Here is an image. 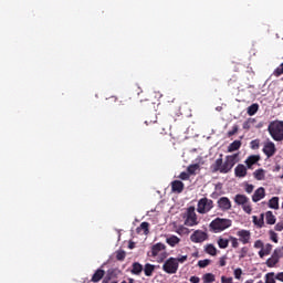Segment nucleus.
<instances>
[{
    "instance_id": "nucleus-1",
    "label": "nucleus",
    "mask_w": 283,
    "mask_h": 283,
    "mask_svg": "<svg viewBox=\"0 0 283 283\" xmlns=\"http://www.w3.org/2000/svg\"><path fill=\"white\" fill-rule=\"evenodd\" d=\"M238 154L228 155L224 159H222V155L211 165V169L213 174H230V171L235 167L238 163Z\"/></svg>"
},
{
    "instance_id": "nucleus-2",
    "label": "nucleus",
    "mask_w": 283,
    "mask_h": 283,
    "mask_svg": "<svg viewBox=\"0 0 283 283\" xmlns=\"http://www.w3.org/2000/svg\"><path fill=\"white\" fill-rule=\"evenodd\" d=\"M232 224L233 221H231V219L218 217L210 222L209 231H211V233H222V231H227Z\"/></svg>"
},
{
    "instance_id": "nucleus-3",
    "label": "nucleus",
    "mask_w": 283,
    "mask_h": 283,
    "mask_svg": "<svg viewBox=\"0 0 283 283\" xmlns=\"http://www.w3.org/2000/svg\"><path fill=\"white\" fill-rule=\"evenodd\" d=\"M268 132L273 140L282 142L283 140V122L275 120L271 122Z\"/></svg>"
},
{
    "instance_id": "nucleus-4",
    "label": "nucleus",
    "mask_w": 283,
    "mask_h": 283,
    "mask_svg": "<svg viewBox=\"0 0 283 283\" xmlns=\"http://www.w3.org/2000/svg\"><path fill=\"white\" fill-rule=\"evenodd\" d=\"M211 209H213V200L203 197L198 201V205H197L198 213H201V214L209 213Z\"/></svg>"
},
{
    "instance_id": "nucleus-5",
    "label": "nucleus",
    "mask_w": 283,
    "mask_h": 283,
    "mask_svg": "<svg viewBox=\"0 0 283 283\" xmlns=\"http://www.w3.org/2000/svg\"><path fill=\"white\" fill-rule=\"evenodd\" d=\"M178 266L179 264L176 258H169L163 264V271H165V273H168L169 275H174L175 273H178Z\"/></svg>"
},
{
    "instance_id": "nucleus-6",
    "label": "nucleus",
    "mask_w": 283,
    "mask_h": 283,
    "mask_svg": "<svg viewBox=\"0 0 283 283\" xmlns=\"http://www.w3.org/2000/svg\"><path fill=\"white\" fill-rule=\"evenodd\" d=\"M185 224L186 227H196V224H198V214H196V208H188Z\"/></svg>"
},
{
    "instance_id": "nucleus-7",
    "label": "nucleus",
    "mask_w": 283,
    "mask_h": 283,
    "mask_svg": "<svg viewBox=\"0 0 283 283\" xmlns=\"http://www.w3.org/2000/svg\"><path fill=\"white\" fill-rule=\"evenodd\" d=\"M190 240L195 244H201V242H206V240H209V234L202 230H196L191 235Z\"/></svg>"
},
{
    "instance_id": "nucleus-8",
    "label": "nucleus",
    "mask_w": 283,
    "mask_h": 283,
    "mask_svg": "<svg viewBox=\"0 0 283 283\" xmlns=\"http://www.w3.org/2000/svg\"><path fill=\"white\" fill-rule=\"evenodd\" d=\"M166 249L167 245H165L164 243H156L151 247L150 254L148 252V255H150V258H157V255H160V253H163V251H166Z\"/></svg>"
},
{
    "instance_id": "nucleus-9",
    "label": "nucleus",
    "mask_w": 283,
    "mask_h": 283,
    "mask_svg": "<svg viewBox=\"0 0 283 283\" xmlns=\"http://www.w3.org/2000/svg\"><path fill=\"white\" fill-rule=\"evenodd\" d=\"M237 235L239 238V242H242V244H249L251 242V231L249 230H239Z\"/></svg>"
},
{
    "instance_id": "nucleus-10",
    "label": "nucleus",
    "mask_w": 283,
    "mask_h": 283,
    "mask_svg": "<svg viewBox=\"0 0 283 283\" xmlns=\"http://www.w3.org/2000/svg\"><path fill=\"white\" fill-rule=\"evenodd\" d=\"M275 144L273 142H269L264 145L263 147V154H265V156H268V158H271L273 156H275Z\"/></svg>"
},
{
    "instance_id": "nucleus-11",
    "label": "nucleus",
    "mask_w": 283,
    "mask_h": 283,
    "mask_svg": "<svg viewBox=\"0 0 283 283\" xmlns=\"http://www.w3.org/2000/svg\"><path fill=\"white\" fill-rule=\"evenodd\" d=\"M218 207L221 209V211H229V209H231V200H229L227 197H221L218 200Z\"/></svg>"
},
{
    "instance_id": "nucleus-12",
    "label": "nucleus",
    "mask_w": 283,
    "mask_h": 283,
    "mask_svg": "<svg viewBox=\"0 0 283 283\" xmlns=\"http://www.w3.org/2000/svg\"><path fill=\"white\" fill-rule=\"evenodd\" d=\"M247 166H244L243 164H239L237 165V167L234 168V176L235 178H245L248 170H247Z\"/></svg>"
},
{
    "instance_id": "nucleus-13",
    "label": "nucleus",
    "mask_w": 283,
    "mask_h": 283,
    "mask_svg": "<svg viewBox=\"0 0 283 283\" xmlns=\"http://www.w3.org/2000/svg\"><path fill=\"white\" fill-rule=\"evenodd\" d=\"M170 185L172 193H182L185 191V184L180 180H174Z\"/></svg>"
},
{
    "instance_id": "nucleus-14",
    "label": "nucleus",
    "mask_w": 283,
    "mask_h": 283,
    "mask_svg": "<svg viewBox=\"0 0 283 283\" xmlns=\"http://www.w3.org/2000/svg\"><path fill=\"white\" fill-rule=\"evenodd\" d=\"M265 196H266V190L264 189V187H260V188H258V189L254 191V193H253V196H252V200H253L254 202H260V200L264 199Z\"/></svg>"
},
{
    "instance_id": "nucleus-15",
    "label": "nucleus",
    "mask_w": 283,
    "mask_h": 283,
    "mask_svg": "<svg viewBox=\"0 0 283 283\" xmlns=\"http://www.w3.org/2000/svg\"><path fill=\"white\" fill-rule=\"evenodd\" d=\"M260 163V155H251L245 159V165L248 169H253V165Z\"/></svg>"
},
{
    "instance_id": "nucleus-16",
    "label": "nucleus",
    "mask_w": 283,
    "mask_h": 283,
    "mask_svg": "<svg viewBox=\"0 0 283 283\" xmlns=\"http://www.w3.org/2000/svg\"><path fill=\"white\" fill-rule=\"evenodd\" d=\"M271 251H273V244L268 243L259 251V256L264 258L265 255H271Z\"/></svg>"
},
{
    "instance_id": "nucleus-17",
    "label": "nucleus",
    "mask_w": 283,
    "mask_h": 283,
    "mask_svg": "<svg viewBox=\"0 0 283 283\" xmlns=\"http://www.w3.org/2000/svg\"><path fill=\"white\" fill-rule=\"evenodd\" d=\"M143 270H144L143 264H140L139 262H134L132 264L130 273L133 275H140L143 273Z\"/></svg>"
},
{
    "instance_id": "nucleus-18",
    "label": "nucleus",
    "mask_w": 283,
    "mask_h": 283,
    "mask_svg": "<svg viewBox=\"0 0 283 283\" xmlns=\"http://www.w3.org/2000/svg\"><path fill=\"white\" fill-rule=\"evenodd\" d=\"M143 271L146 277H151V275H154V272L156 271V265L151 263H146Z\"/></svg>"
},
{
    "instance_id": "nucleus-19",
    "label": "nucleus",
    "mask_w": 283,
    "mask_h": 283,
    "mask_svg": "<svg viewBox=\"0 0 283 283\" xmlns=\"http://www.w3.org/2000/svg\"><path fill=\"white\" fill-rule=\"evenodd\" d=\"M105 277V270H96L95 273L93 274L91 282H101Z\"/></svg>"
},
{
    "instance_id": "nucleus-20",
    "label": "nucleus",
    "mask_w": 283,
    "mask_h": 283,
    "mask_svg": "<svg viewBox=\"0 0 283 283\" xmlns=\"http://www.w3.org/2000/svg\"><path fill=\"white\" fill-rule=\"evenodd\" d=\"M252 222L258 227V229H262L264 227V213H261L260 218L258 216L252 217Z\"/></svg>"
},
{
    "instance_id": "nucleus-21",
    "label": "nucleus",
    "mask_w": 283,
    "mask_h": 283,
    "mask_svg": "<svg viewBox=\"0 0 283 283\" xmlns=\"http://www.w3.org/2000/svg\"><path fill=\"white\" fill-rule=\"evenodd\" d=\"M234 202L235 205H240L242 207L247 205V202H249V197H247L245 195H235Z\"/></svg>"
},
{
    "instance_id": "nucleus-22",
    "label": "nucleus",
    "mask_w": 283,
    "mask_h": 283,
    "mask_svg": "<svg viewBox=\"0 0 283 283\" xmlns=\"http://www.w3.org/2000/svg\"><path fill=\"white\" fill-rule=\"evenodd\" d=\"M268 207L270 209H280V197H273L269 200Z\"/></svg>"
},
{
    "instance_id": "nucleus-23",
    "label": "nucleus",
    "mask_w": 283,
    "mask_h": 283,
    "mask_svg": "<svg viewBox=\"0 0 283 283\" xmlns=\"http://www.w3.org/2000/svg\"><path fill=\"white\" fill-rule=\"evenodd\" d=\"M265 264L269 269H275V266H277V264H280V260H277L276 258H274V255L272 254L271 258H269L265 261Z\"/></svg>"
},
{
    "instance_id": "nucleus-24",
    "label": "nucleus",
    "mask_w": 283,
    "mask_h": 283,
    "mask_svg": "<svg viewBox=\"0 0 283 283\" xmlns=\"http://www.w3.org/2000/svg\"><path fill=\"white\" fill-rule=\"evenodd\" d=\"M259 109H260V105L258 103H254L248 107L247 114L248 116H255Z\"/></svg>"
},
{
    "instance_id": "nucleus-25",
    "label": "nucleus",
    "mask_w": 283,
    "mask_h": 283,
    "mask_svg": "<svg viewBox=\"0 0 283 283\" xmlns=\"http://www.w3.org/2000/svg\"><path fill=\"white\" fill-rule=\"evenodd\" d=\"M240 147H242V142L240 140H234L232 142L229 147H228V151L231 154L233 151H238V149H240Z\"/></svg>"
},
{
    "instance_id": "nucleus-26",
    "label": "nucleus",
    "mask_w": 283,
    "mask_h": 283,
    "mask_svg": "<svg viewBox=\"0 0 283 283\" xmlns=\"http://www.w3.org/2000/svg\"><path fill=\"white\" fill-rule=\"evenodd\" d=\"M276 220L277 219L273 214V211H266L265 212V222H266V224H275Z\"/></svg>"
},
{
    "instance_id": "nucleus-27",
    "label": "nucleus",
    "mask_w": 283,
    "mask_h": 283,
    "mask_svg": "<svg viewBox=\"0 0 283 283\" xmlns=\"http://www.w3.org/2000/svg\"><path fill=\"white\" fill-rule=\"evenodd\" d=\"M140 231H144L145 235L149 234V222L144 221L140 223V226L137 228V233H140Z\"/></svg>"
},
{
    "instance_id": "nucleus-28",
    "label": "nucleus",
    "mask_w": 283,
    "mask_h": 283,
    "mask_svg": "<svg viewBox=\"0 0 283 283\" xmlns=\"http://www.w3.org/2000/svg\"><path fill=\"white\" fill-rule=\"evenodd\" d=\"M206 253H208V255H218V249L216 248V245L213 244H207L206 249H205Z\"/></svg>"
},
{
    "instance_id": "nucleus-29",
    "label": "nucleus",
    "mask_w": 283,
    "mask_h": 283,
    "mask_svg": "<svg viewBox=\"0 0 283 283\" xmlns=\"http://www.w3.org/2000/svg\"><path fill=\"white\" fill-rule=\"evenodd\" d=\"M166 242L167 244H169V247H176V244H180V238L176 235H170L166 239Z\"/></svg>"
},
{
    "instance_id": "nucleus-30",
    "label": "nucleus",
    "mask_w": 283,
    "mask_h": 283,
    "mask_svg": "<svg viewBox=\"0 0 283 283\" xmlns=\"http://www.w3.org/2000/svg\"><path fill=\"white\" fill-rule=\"evenodd\" d=\"M203 283H213L216 282V275L213 273H206L202 275Z\"/></svg>"
},
{
    "instance_id": "nucleus-31",
    "label": "nucleus",
    "mask_w": 283,
    "mask_h": 283,
    "mask_svg": "<svg viewBox=\"0 0 283 283\" xmlns=\"http://www.w3.org/2000/svg\"><path fill=\"white\" fill-rule=\"evenodd\" d=\"M253 176H254L255 180H264V178H265V171H264V169H262V168L256 169V170L253 172Z\"/></svg>"
},
{
    "instance_id": "nucleus-32",
    "label": "nucleus",
    "mask_w": 283,
    "mask_h": 283,
    "mask_svg": "<svg viewBox=\"0 0 283 283\" xmlns=\"http://www.w3.org/2000/svg\"><path fill=\"white\" fill-rule=\"evenodd\" d=\"M198 169H200V165L193 164V165L188 166L187 171L190 176H193L196 174V171H198Z\"/></svg>"
},
{
    "instance_id": "nucleus-33",
    "label": "nucleus",
    "mask_w": 283,
    "mask_h": 283,
    "mask_svg": "<svg viewBox=\"0 0 283 283\" xmlns=\"http://www.w3.org/2000/svg\"><path fill=\"white\" fill-rule=\"evenodd\" d=\"M272 255H273L274 258H276V259L279 260V262H280V260H282V258H283V247L276 248V249L273 251Z\"/></svg>"
},
{
    "instance_id": "nucleus-34",
    "label": "nucleus",
    "mask_w": 283,
    "mask_h": 283,
    "mask_svg": "<svg viewBox=\"0 0 283 283\" xmlns=\"http://www.w3.org/2000/svg\"><path fill=\"white\" fill-rule=\"evenodd\" d=\"M218 247H219V249H227V247H229V239L220 238L218 240Z\"/></svg>"
},
{
    "instance_id": "nucleus-35",
    "label": "nucleus",
    "mask_w": 283,
    "mask_h": 283,
    "mask_svg": "<svg viewBox=\"0 0 283 283\" xmlns=\"http://www.w3.org/2000/svg\"><path fill=\"white\" fill-rule=\"evenodd\" d=\"M275 272L265 274V283H275Z\"/></svg>"
},
{
    "instance_id": "nucleus-36",
    "label": "nucleus",
    "mask_w": 283,
    "mask_h": 283,
    "mask_svg": "<svg viewBox=\"0 0 283 283\" xmlns=\"http://www.w3.org/2000/svg\"><path fill=\"white\" fill-rule=\"evenodd\" d=\"M209 264H211V260H209V259L198 261V266L200 269H207V266H209Z\"/></svg>"
},
{
    "instance_id": "nucleus-37",
    "label": "nucleus",
    "mask_w": 283,
    "mask_h": 283,
    "mask_svg": "<svg viewBox=\"0 0 283 283\" xmlns=\"http://www.w3.org/2000/svg\"><path fill=\"white\" fill-rule=\"evenodd\" d=\"M255 118H249L243 123V129H251V125H254Z\"/></svg>"
},
{
    "instance_id": "nucleus-38",
    "label": "nucleus",
    "mask_w": 283,
    "mask_h": 283,
    "mask_svg": "<svg viewBox=\"0 0 283 283\" xmlns=\"http://www.w3.org/2000/svg\"><path fill=\"white\" fill-rule=\"evenodd\" d=\"M229 240H230V242L232 244V249H238V247H240V242L238 241V238L230 237Z\"/></svg>"
},
{
    "instance_id": "nucleus-39",
    "label": "nucleus",
    "mask_w": 283,
    "mask_h": 283,
    "mask_svg": "<svg viewBox=\"0 0 283 283\" xmlns=\"http://www.w3.org/2000/svg\"><path fill=\"white\" fill-rule=\"evenodd\" d=\"M248 253H249V248L243 247V248L240 250V252H239V258H240V260L247 258V254H248Z\"/></svg>"
},
{
    "instance_id": "nucleus-40",
    "label": "nucleus",
    "mask_w": 283,
    "mask_h": 283,
    "mask_svg": "<svg viewBox=\"0 0 283 283\" xmlns=\"http://www.w3.org/2000/svg\"><path fill=\"white\" fill-rule=\"evenodd\" d=\"M269 235H270V240H272V242H274L275 244H277L279 240H277V234L275 233V231L270 230V231H269Z\"/></svg>"
},
{
    "instance_id": "nucleus-41",
    "label": "nucleus",
    "mask_w": 283,
    "mask_h": 283,
    "mask_svg": "<svg viewBox=\"0 0 283 283\" xmlns=\"http://www.w3.org/2000/svg\"><path fill=\"white\" fill-rule=\"evenodd\" d=\"M126 255L127 254L125 253V251H117L116 260H118L119 262H123V260H125Z\"/></svg>"
},
{
    "instance_id": "nucleus-42",
    "label": "nucleus",
    "mask_w": 283,
    "mask_h": 283,
    "mask_svg": "<svg viewBox=\"0 0 283 283\" xmlns=\"http://www.w3.org/2000/svg\"><path fill=\"white\" fill-rule=\"evenodd\" d=\"M242 209L245 213L251 214V211H253V208H251V205L249 203V201L242 206Z\"/></svg>"
},
{
    "instance_id": "nucleus-43",
    "label": "nucleus",
    "mask_w": 283,
    "mask_h": 283,
    "mask_svg": "<svg viewBox=\"0 0 283 283\" xmlns=\"http://www.w3.org/2000/svg\"><path fill=\"white\" fill-rule=\"evenodd\" d=\"M238 129H239L238 125H234L232 129L228 132L229 138H231V136H235V134H238Z\"/></svg>"
},
{
    "instance_id": "nucleus-44",
    "label": "nucleus",
    "mask_w": 283,
    "mask_h": 283,
    "mask_svg": "<svg viewBox=\"0 0 283 283\" xmlns=\"http://www.w3.org/2000/svg\"><path fill=\"white\" fill-rule=\"evenodd\" d=\"M251 149H260V140L254 139L250 143Z\"/></svg>"
},
{
    "instance_id": "nucleus-45",
    "label": "nucleus",
    "mask_w": 283,
    "mask_h": 283,
    "mask_svg": "<svg viewBox=\"0 0 283 283\" xmlns=\"http://www.w3.org/2000/svg\"><path fill=\"white\" fill-rule=\"evenodd\" d=\"M176 261H177V264H185V262H187L188 260V256L187 255H182V256H178V258H175Z\"/></svg>"
},
{
    "instance_id": "nucleus-46",
    "label": "nucleus",
    "mask_w": 283,
    "mask_h": 283,
    "mask_svg": "<svg viewBox=\"0 0 283 283\" xmlns=\"http://www.w3.org/2000/svg\"><path fill=\"white\" fill-rule=\"evenodd\" d=\"M263 248H264V242H262V240H256L254 242V249H261L262 251Z\"/></svg>"
},
{
    "instance_id": "nucleus-47",
    "label": "nucleus",
    "mask_w": 283,
    "mask_h": 283,
    "mask_svg": "<svg viewBox=\"0 0 283 283\" xmlns=\"http://www.w3.org/2000/svg\"><path fill=\"white\" fill-rule=\"evenodd\" d=\"M190 176L191 175H189V172L182 171V172H180L179 178H180V180H189Z\"/></svg>"
},
{
    "instance_id": "nucleus-48",
    "label": "nucleus",
    "mask_w": 283,
    "mask_h": 283,
    "mask_svg": "<svg viewBox=\"0 0 283 283\" xmlns=\"http://www.w3.org/2000/svg\"><path fill=\"white\" fill-rule=\"evenodd\" d=\"M253 189H255V186H253L251 184L245 185V192L247 193H253Z\"/></svg>"
},
{
    "instance_id": "nucleus-49",
    "label": "nucleus",
    "mask_w": 283,
    "mask_h": 283,
    "mask_svg": "<svg viewBox=\"0 0 283 283\" xmlns=\"http://www.w3.org/2000/svg\"><path fill=\"white\" fill-rule=\"evenodd\" d=\"M234 277L235 280H240V277H242V269L238 268L234 270Z\"/></svg>"
},
{
    "instance_id": "nucleus-50",
    "label": "nucleus",
    "mask_w": 283,
    "mask_h": 283,
    "mask_svg": "<svg viewBox=\"0 0 283 283\" xmlns=\"http://www.w3.org/2000/svg\"><path fill=\"white\" fill-rule=\"evenodd\" d=\"M219 266H227V255L219 259Z\"/></svg>"
},
{
    "instance_id": "nucleus-51",
    "label": "nucleus",
    "mask_w": 283,
    "mask_h": 283,
    "mask_svg": "<svg viewBox=\"0 0 283 283\" xmlns=\"http://www.w3.org/2000/svg\"><path fill=\"white\" fill-rule=\"evenodd\" d=\"M221 283H233V277L221 276Z\"/></svg>"
},
{
    "instance_id": "nucleus-52",
    "label": "nucleus",
    "mask_w": 283,
    "mask_h": 283,
    "mask_svg": "<svg viewBox=\"0 0 283 283\" xmlns=\"http://www.w3.org/2000/svg\"><path fill=\"white\" fill-rule=\"evenodd\" d=\"M274 229L276 231H283V221H280L275 224Z\"/></svg>"
},
{
    "instance_id": "nucleus-53",
    "label": "nucleus",
    "mask_w": 283,
    "mask_h": 283,
    "mask_svg": "<svg viewBox=\"0 0 283 283\" xmlns=\"http://www.w3.org/2000/svg\"><path fill=\"white\" fill-rule=\"evenodd\" d=\"M275 280L279 282H283V272H279L277 274H274Z\"/></svg>"
},
{
    "instance_id": "nucleus-54",
    "label": "nucleus",
    "mask_w": 283,
    "mask_h": 283,
    "mask_svg": "<svg viewBox=\"0 0 283 283\" xmlns=\"http://www.w3.org/2000/svg\"><path fill=\"white\" fill-rule=\"evenodd\" d=\"M191 283H200V277L198 276H191L189 280Z\"/></svg>"
},
{
    "instance_id": "nucleus-55",
    "label": "nucleus",
    "mask_w": 283,
    "mask_h": 283,
    "mask_svg": "<svg viewBox=\"0 0 283 283\" xmlns=\"http://www.w3.org/2000/svg\"><path fill=\"white\" fill-rule=\"evenodd\" d=\"M135 247H136V243H134V242H129V244H128V249H135Z\"/></svg>"
},
{
    "instance_id": "nucleus-56",
    "label": "nucleus",
    "mask_w": 283,
    "mask_h": 283,
    "mask_svg": "<svg viewBox=\"0 0 283 283\" xmlns=\"http://www.w3.org/2000/svg\"><path fill=\"white\" fill-rule=\"evenodd\" d=\"M120 283H134V279L129 277L128 282L127 281H122Z\"/></svg>"
},
{
    "instance_id": "nucleus-57",
    "label": "nucleus",
    "mask_w": 283,
    "mask_h": 283,
    "mask_svg": "<svg viewBox=\"0 0 283 283\" xmlns=\"http://www.w3.org/2000/svg\"><path fill=\"white\" fill-rule=\"evenodd\" d=\"M244 283H253V279L245 281Z\"/></svg>"
},
{
    "instance_id": "nucleus-58",
    "label": "nucleus",
    "mask_w": 283,
    "mask_h": 283,
    "mask_svg": "<svg viewBox=\"0 0 283 283\" xmlns=\"http://www.w3.org/2000/svg\"><path fill=\"white\" fill-rule=\"evenodd\" d=\"M192 255L193 258H198V252H195Z\"/></svg>"
},
{
    "instance_id": "nucleus-59",
    "label": "nucleus",
    "mask_w": 283,
    "mask_h": 283,
    "mask_svg": "<svg viewBox=\"0 0 283 283\" xmlns=\"http://www.w3.org/2000/svg\"><path fill=\"white\" fill-rule=\"evenodd\" d=\"M276 171H280V166L276 167Z\"/></svg>"
}]
</instances>
